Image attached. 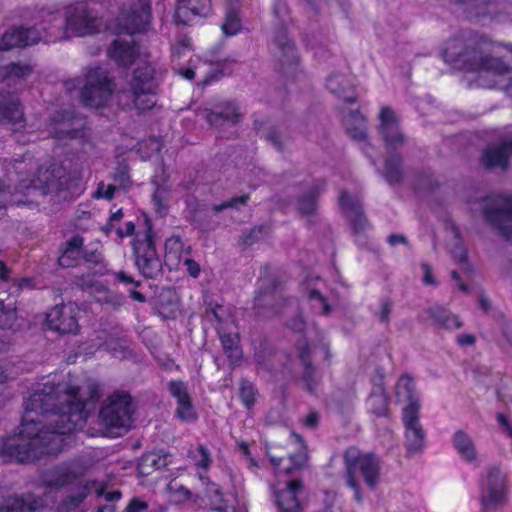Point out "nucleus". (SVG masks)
<instances>
[{
	"label": "nucleus",
	"instance_id": "1",
	"mask_svg": "<svg viewBox=\"0 0 512 512\" xmlns=\"http://www.w3.org/2000/svg\"><path fill=\"white\" fill-rule=\"evenodd\" d=\"M88 401L100 397L96 384L89 386ZM82 388L47 380L25 402L18 434L0 442V455L19 463L34 461L43 455H57L65 445V435L81 428L88 412Z\"/></svg>",
	"mask_w": 512,
	"mask_h": 512
},
{
	"label": "nucleus",
	"instance_id": "2",
	"mask_svg": "<svg viewBox=\"0 0 512 512\" xmlns=\"http://www.w3.org/2000/svg\"><path fill=\"white\" fill-rule=\"evenodd\" d=\"M346 483L354 491V499L361 503V493L358 478L361 476L365 484L374 490L380 481L381 466L379 459L372 453H361L356 447H349L344 453Z\"/></svg>",
	"mask_w": 512,
	"mask_h": 512
},
{
	"label": "nucleus",
	"instance_id": "3",
	"mask_svg": "<svg viewBox=\"0 0 512 512\" xmlns=\"http://www.w3.org/2000/svg\"><path fill=\"white\" fill-rule=\"evenodd\" d=\"M68 91L80 89L82 103L91 108L105 106L114 92V83L108 72L102 67L88 68L83 77H78L65 82Z\"/></svg>",
	"mask_w": 512,
	"mask_h": 512
},
{
	"label": "nucleus",
	"instance_id": "4",
	"mask_svg": "<svg viewBox=\"0 0 512 512\" xmlns=\"http://www.w3.org/2000/svg\"><path fill=\"white\" fill-rule=\"evenodd\" d=\"M58 22V25L52 26L47 31V42L92 34L97 32L99 27L97 12L90 7L88 2L84 1L76 2L66 8L63 31H60L62 21L59 19Z\"/></svg>",
	"mask_w": 512,
	"mask_h": 512
},
{
	"label": "nucleus",
	"instance_id": "5",
	"mask_svg": "<svg viewBox=\"0 0 512 512\" xmlns=\"http://www.w3.org/2000/svg\"><path fill=\"white\" fill-rule=\"evenodd\" d=\"M443 57L445 62L456 67L480 70L481 76L484 75L488 62L493 58L483 55L475 38L463 37L449 40L443 49Z\"/></svg>",
	"mask_w": 512,
	"mask_h": 512
},
{
	"label": "nucleus",
	"instance_id": "6",
	"mask_svg": "<svg viewBox=\"0 0 512 512\" xmlns=\"http://www.w3.org/2000/svg\"><path fill=\"white\" fill-rule=\"evenodd\" d=\"M37 179L45 194H55L64 201L75 198L83 192L81 178L57 163L45 169H39Z\"/></svg>",
	"mask_w": 512,
	"mask_h": 512
},
{
	"label": "nucleus",
	"instance_id": "7",
	"mask_svg": "<svg viewBox=\"0 0 512 512\" xmlns=\"http://www.w3.org/2000/svg\"><path fill=\"white\" fill-rule=\"evenodd\" d=\"M508 475L501 464L488 467L482 483L480 501L482 512H495L507 503Z\"/></svg>",
	"mask_w": 512,
	"mask_h": 512
},
{
	"label": "nucleus",
	"instance_id": "8",
	"mask_svg": "<svg viewBox=\"0 0 512 512\" xmlns=\"http://www.w3.org/2000/svg\"><path fill=\"white\" fill-rule=\"evenodd\" d=\"M479 205L485 220L512 241V194L488 196Z\"/></svg>",
	"mask_w": 512,
	"mask_h": 512
},
{
	"label": "nucleus",
	"instance_id": "9",
	"mask_svg": "<svg viewBox=\"0 0 512 512\" xmlns=\"http://www.w3.org/2000/svg\"><path fill=\"white\" fill-rule=\"evenodd\" d=\"M151 221L145 218L143 239L134 243L135 264L146 278H157L162 273V262L156 252Z\"/></svg>",
	"mask_w": 512,
	"mask_h": 512
},
{
	"label": "nucleus",
	"instance_id": "10",
	"mask_svg": "<svg viewBox=\"0 0 512 512\" xmlns=\"http://www.w3.org/2000/svg\"><path fill=\"white\" fill-rule=\"evenodd\" d=\"M131 396L128 393H114L102 406L99 416L109 428L127 431L132 424Z\"/></svg>",
	"mask_w": 512,
	"mask_h": 512
},
{
	"label": "nucleus",
	"instance_id": "11",
	"mask_svg": "<svg viewBox=\"0 0 512 512\" xmlns=\"http://www.w3.org/2000/svg\"><path fill=\"white\" fill-rule=\"evenodd\" d=\"M292 300L284 298L280 282L274 278L261 279L259 291L254 298V309L260 316H270L282 312L284 304L291 305Z\"/></svg>",
	"mask_w": 512,
	"mask_h": 512
},
{
	"label": "nucleus",
	"instance_id": "12",
	"mask_svg": "<svg viewBox=\"0 0 512 512\" xmlns=\"http://www.w3.org/2000/svg\"><path fill=\"white\" fill-rule=\"evenodd\" d=\"M130 93L138 110H147L155 105L154 96L157 93V83L151 65L145 64L134 71Z\"/></svg>",
	"mask_w": 512,
	"mask_h": 512
},
{
	"label": "nucleus",
	"instance_id": "13",
	"mask_svg": "<svg viewBox=\"0 0 512 512\" xmlns=\"http://www.w3.org/2000/svg\"><path fill=\"white\" fill-rule=\"evenodd\" d=\"M151 19L150 0H130L118 16L120 27L128 34L146 31Z\"/></svg>",
	"mask_w": 512,
	"mask_h": 512
},
{
	"label": "nucleus",
	"instance_id": "14",
	"mask_svg": "<svg viewBox=\"0 0 512 512\" xmlns=\"http://www.w3.org/2000/svg\"><path fill=\"white\" fill-rule=\"evenodd\" d=\"M83 257L85 262L98 264L103 259L101 245L99 242L83 247V238L74 236L67 241L63 254L59 257V264L63 267H70L75 261Z\"/></svg>",
	"mask_w": 512,
	"mask_h": 512
},
{
	"label": "nucleus",
	"instance_id": "15",
	"mask_svg": "<svg viewBox=\"0 0 512 512\" xmlns=\"http://www.w3.org/2000/svg\"><path fill=\"white\" fill-rule=\"evenodd\" d=\"M78 308L73 303L56 305L47 314V323L51 330L61 334L76 333L78 325Z\"/></svg>",
	"mask_w": 512,
	"mask_h": 512
},
{
	"label": "nucleus",
	"instance_id": "16",
	"mask_svg": "<svg viewBox=\"0 0 512 512\" xmlns=\"http://www.w3.org/2000/svg\"><path fill=\"white\" fill-rule=\"evenodd\" d=\"M272 53L283 73L291 74L296 70L299 57L293 42L283 29L273 39Z\"/></svg>",
	"mask_w": 512,
	"mask_h": 512
},
{
	"label": "nucleus",
	"instance_id": "17",
	"mask_svg": "<svg viewBox=\"0 0 512 512\" xmlns=\"http://www.w3.org/2000/svg\"><path fill=\"white\" fill-rule=\"evenodd\" d=\"M47 34L42 36L36 27H15L7 30L0 39V50H10L46 41Z\"/></svg>",
	"mask_w": 512,
	"mask_h": 512
},
{
	"label": "nucleus",
	"instance_id": "18",
	"mask_svg": "<svg viewBox=\"0 0 512 512\" xmlns=\"http://www.w3.org/2000/svg\"><path fill=\"white\" fill-rule=\"evenodd\" d=\"M303 493V483L300 479H293L286 483L281 490H275L274 498L278 512H303L304 504L299 500Z\"/></svg>",
	"mask_w": 512,
	"mask_h": 512
},
{
	"label": "nucleus",
	"instance_id": "19",
	"mask_svg": "<svg viewBox=\"0 0 512 512\" xmlns=\"http://www.w3.org/2000/svg\"><path fill=\"white\" fill-rule=\"evenodd\" d=\"M379 119V130L384 139L387 151L390 152L401 147L405 142V138L399 129L394 111L389 107H383Z\"/></svg>",
	"mask_w": 512,
	"mask_h": 512
},
{
	"label": "nucleus",
	"instance_id": "20",
	"mask_svg": "<svg viewBox=\"0 0 512 512\" xmlns=\"http://www.w3.org/2000/svg\"><path fill=\"white\" fill-rule=\"evenodd\" d=\"M167 389L170 395L176 399L175 416L183 422L195 421L197 413L193 407L186 384L180 380H172L167 383Z\"/></svg>",
	"mask_w": 512,
	"mask_h": 512
},
{
	"label": "nucleus",
	"instance_id": "21",
	"mask_svg": "<svg viewBox=\"0 0 512 512\" xmlns=\"http://www.w3.org/2000/svg\"><path fill=\"white\" fill-rule=\"evenodd\" d=\"M104 348L114 357L124 358L128 350V341L125 336H116L114 334L100 333L90 340L85 351L87 354H93L96 350Z\"/></svg>",
	"mask_w": 512,
	"mask_h": 512
},
{
	"label": "nucleus",
	"instance_id": "22",
	"mask_svg": "<svg viewBox=\"0 0 512 512\" xmlns=\"http://www.w3.org/2000/svg\"><path fill=\"white\" fill-rule=\"evenodd\" d=\"M42 507H44L43 499L33 493L0 499V512H35Z\"/></svg>",
	"mask_w": 512,
	"mask_h": 512
},
{
	"label": "nucleus",
	"instance_id": "23",
	"mask_svg": "<svg viewBox=\"0 0 512 512\" xmlns=\"http://www.w3.org/2000/svg\"><path fill=\"white\" fill-rule=\"evenodd\" d=\"M341 209L349 218L350 225L354 233L358 234L366 230L369 226L368 220L363 214L362 205L358 198L342 192L339 198Z\"/></svg>",
	"mask_w": 512,
	"mask_h": 512
},
{
	"label": "nucleus",
	"instance_id": "24",
	"mask_svg": "<svg viewBox=\"0 0 512 512\" xmlns=\"http://www.w3.org/2000/svg\"><path fill=\"white\" fill-rule=\"evenodd\" d=\"M493 78V83L489 87L504 90L508 95L512 96V69H510L499 58H492L488 62V67L481 78Z\"/></svg>",
	"mask_w": 512,
	"mask_h": 512
},
{
	"label": "nucleus",
	"instance_id": "25",
	"mask_svg": "<svg viewBox=\"0 0 512 512\" xmlns=\"http://www.w3.org/2000/svg\"><path fill=\"white\" fill-rule=\"evenodd\" d=\"M403 422L406 429L407 449L410 453L419 452L424 444L425 432L419 421V413L409 409L406 415H403Z\"/></svg>",
	"mask_w": 512,
	"mask_h": 512
},
{
	"label": "nucleus",
	"instance_id": "26",
	"mask_svg": "<svg viewBox=\"0 0 512 512\" xmlns=\"http://www.w3.org/2000/svg\"><path fill=\"white\" fill-rule=\"evenodd\" d=\"M74 116L71 111H57L50 117L48 125L49 134L57 139L75 138L78 129L73 123Z\"/></svg>",
	"mask_w": 512,
	"mask_h": 512
},
{
	"label": "nucleus",
	"instance_id": "27",
	"mask_svg": "<svg viewBox=\"0 0 512 512\" xmlns=\"http://www.w3.org/2000/svg\"><path fill=\"white\" fill-rule=\"evenodd\" d=\"M77 474L68 465H59L44 471L40 476V484L43 487L61 489L73 484Z\"/></svg>",
	"mask_w": 512,
	"mask_h": 512
},
{
	"label": "nucleus",
	"instance_id": "28",
	"mask_svg": "<svg viewBox=\"0 0 512 512\" xmlns=\"http://www.w3.org/2000/svg\"><path fill=\"white\" fill-rule=\"evenodd\" d=\"M396 397L399 402L407 403L403 409V415H406L409 409L419 413L420 396L416 391L415 382L410 376L403 375L399 378L396 384Z\"/></svg>",
	"mask_w": 512,
	"mask_h": 512
},
{
	"label": "nucleus",
	"instance_id": "29",
	"mask_svg": "<svg viewBox=\"0 0 512 512\" xmlns=\"http://www.w3.org/2000/svg\"><path fill=\"white\" fill-rule=\"evenodd\" d=\"M205 119L216 128H222L225 125H235L241 119L239 108L234 103H226L218 107L215 111H206Z\"/></svg>",
	"mask_w": 512,
	"mask_h": 512
},
{
	"label": "nucleus",
	"instance_id": "30",
	"mask_svg": "<svg viewBox=\"0 0 512 512\" xmlns=\"http://www.w3.org/2000/svg\"><path fill=\"white\" fill-rule=\"evenodd\" d=\"M269 458L277 473L291 475L296 470H300L307 461V453L304 447L296 454H290L287 457L277 456L269 453Z\"/></svg>",
	"mask_w": 512,
	"mask_h": 512
},
{
	"label": "nucleus",
	"instance_id": "31",
	"mask_svg": "<svg viewBox=\"0 0 512 512\" xmlns=\"http://www.w3.org/2000/svg\"><path fill=\"white\" fill-rule=\"evenodd\" d=\"M172 455L164 450L146 453L139 459L137 469L140 475H150L155 470L166 468L171 463Z\"/></svg>",
	"mask_w": 512,
	"mask_h": 512
},
{
	"label": "nucleus",
	"instance_id": "32",
	"mask_svg": "<svg viewBox=\"0 0 512 512\" xmlns=\"http://www.w3.org/2000/svg\"><path fill=\"white\" fill-rule=\"evenodd\" d=\"M510 156L507 142L493 144L488 146L481 157V162L488 169L508 167V158Z\"/></svg>",
	"mask_w": 512,
	"mask_h": 512
},
{
	"label": "nucleus",
	"instance_id": "33",
	"mask_svg": "<svg viewBox=\"0 0 512 512\" xmlns=\"http://www.w3.org/2000/svg\"><path fill=\"white\" fill-rule=\"evenodd\" d=\"M23 121L21 104L10 94L0 93V123L18 126Z\"/></svg>",
	"mask_w": 512,
	"mask_h": 512
},
{
	"label": "nucleus",
	"instance_id": "34",
	"mask_svg": "<svg viewBox=\"0 0 512 512\" xmlns=\"http://www.w3.org/2000/svg\"><path fill=\"white\" fill-rule=\"evenodd\" d=\"M343 125L347 134L354 140L365 141L367 122L359 110H350L343 115Z\"/></svg>",
	"mask_w": 512,
	"mask_h": 512
},
{
	"label": "nucleus",
	"instance_id": "35",
	"mask_svg": "<svg viewBox=\"0 0 512 512\" xmlns=\"http://www.w3.org/2000/svg\"><path fill=\"white\" fill-rule=\"evenodd\" d=\"M326 87L332 94L344 102L351 103L356 100L352 83L345 75H330L326 81Z\"/></svg>",
	"mask_w": 512,
	"mask_h": 512
},
{
	"label": "nucleus",
	"instance_id": "36",
	"mask_svg": "<svg viewBox=\"0 0 512 512\" xmlns=\"http://www.w3.org/2000/svg\"><path fill=\"white\" fill-rule=\"evenodd\" d=\"M108 54L118 65L127 67L134 61L137 55V48L132 42L116 39L109 47Z\"/></svg>",
	"mask_w": 512,
	"mask_h": 512
},
{
	"label": "nucleus",
	"instance_id": "37",
	"mask_svg": "<svg viewBox=\"0 0 512 512\" xmlns=\"http://www.w3.org/2000/svg\"><path fill=\"white\" fill-rule=\"evenodd\" d=\"M366 405L368 412L375 417L379 418L389 416V396L385 389L380 385L373 387L367 398Z\"/></svg>",
	"mask_w": 512,
	"mask_h": 512
},
{
	"label": "nucleus",
	"instance_id": "38",
	"mask_svg": "<svg viewBox=\"0 0 512 512\" xmlns=\"http://www.w3.org/2000/svg\"><path fill=\"white\" fill-rule=\"evenodd\" d=\"M298 350L303 364L302 381L305 383L307 390L313 393L319 382V376L310 362V347L306 342H303L299 343Z\"/></svg>",
	"mask_w": 512,
	"mask_h": 512
},
{
	"label": "nucleus",
	"instance_id": "39",
	"mask_svg": "<svg viewBox=\"0 0 512 512\" xmlns=\"http://www.w3.org/2000/svg\"><path fill=\"white\" fill-rule=\"evenodd\" d=\"M210 0H181L177 8L176 16L183 19L186 24L189 16H206L209 11Z\"/></svg>",
	"mask_w": 512,
	"mask_h": 512
},
{
	"label": "nucleus",
	"instance_id": "40",
	"mask_svg": "<svg viewBox=\"0 0 512 512\" xmlns=\"http://www.w3.org/2000/svg\"><path fill=\"white\" fill-rule=\"evenodd\" d=\"M217 333L221 340L223 351L233 362L241 359V350L239 348L238 335L230 330L229 327H217Z\"/></svg>",
	"mask_w": 512,
	"mask_h": 512
},
{
	"label": "nucleus",
	"instance_id": "41",
	"mask_svg": "<svg viewBox=\"0 0 512 512\" xmlns=\"http://www.w3.org/2000/svg\"><path fill=\"white\" fill-rule=\"evenodd\" d=\"M453 446L467 462H474L477 460V451L472 438L464 431L458 430L454 433L452 438Z\"/></svg>",
	"mask_w": 512,
	"mask_h": 512
},
{
	"label": "nucleus",
	"instance_id": "42",
	"mask_svg": "<svg viewBox=\"0 0 512 512\" xmlns=\"http://www.w3.org/2000/svg\"><path fill=\"white\" fill-rule=\"evenodd\" d=\"M16 309V300L10 299L5 302V300L0 299V329L14 332L21 327Z\"/></svg>",
	"mask_w": 512,
	"mask_h": 512
},
{
	"label": "nucleus",
	"instance_id": "43",
	"mask_svg": "<svg viewBox=\"0 0 512 512\" xmlns=\"http://www.w3.org/2000/svg\"><path fill=\"white\" fill-rule=\"evenodd\" d=\"M402 157L399 154H391L385 161L382 175L390 185L399 184L403 179Z\"/></svg>",
	"mask_w": 512,
	"mask_h": 512
},
{
	"label": "nucleus",
	"instance_id": "44",
	"mask_svg": "<svg viewBox=\"0 0 512 512\" xmlns=\"http://www.w3.org/2000/svg\"><path fill=\"white\" fill-rule=\"evenodd\" d=\"M89 489L87 485L78 484L75 491L65 497L57 506V512H72L88 496Z\"/></svg>",
	"mask_w": 512,
	"mask_h": 512
},
{
	"label": "nucleus",
	"instance_id": "45",
	"mask_svg": "<svg viewBox=\"0 0 512 512\" xmlns=\"http://www.w3.org/2000/svg\"><path fill=\"white\" fill-rule=\"evenodd\" d=\"M324 183L316 182L313 186L298 200V209L303 215H311L316 210V198L323 190Z\"/></svg>",
	"mask_w": 512,
	"mask_h": 512
},
{
	"label": "nucleus",
	"instance_id": "46",
	"mask_svg": "<svg viewBox=\"0 0 512 512\" xmlns=\"http://www.w3.org/2000/svg\"><path fill=\"white\" fill-rule=\"evenodd\" d=\"M206 318L216 324L217 327H229L233 320L227 309L222 305L209 303L206 308Z\"/></svg>",
	"mask_w": 512,
	"mask_h": 512
},
{
	"label": "nucleus",
	"instance_id": "47",
	"mask_svg": "<svg viewBox=\"0 0 512 512\" xmlns=\"http://www.w3.org/2000/svg\"><path fill=\"white\" fill-rule=\"evenodd\" d=\"M32 72V67L26 64L11 63L2 69L3 79L10 84V81L24 79Z\"/></svg>",
	"mask_w": 512,
	"mask_h": 512
},
{
	"label": "nucleus",
	"instance_id": "48",
	"mask_svg": "<svg viewBox=\"0 0 512 512\" xmlns=\"http://www.w3.org/2000/svg\"><path fill=\"white\" fill-rule=\"evenodd\" d=\"M188 457L193 461L195 466L208 469L211 465L212 459L207 447L199 444L196 448L188 451Z\"/></svg>",
	"mask_w": 512,
	"mask_h": 512
},
{
	"label": "nucleus",
	"instance_id": "49",
	"mask_svg": "<svg viewBox=\"0 0 512 512\" xmlns=\"http://www.w3.org/2000/svg\"><path fill=\"white\" fill-rule=\"evenodd\" d=\"M241 30V21L237 10L232 7L226 13L222 31L226 36H234Z\"/></svg>",
	"mask_w": 512,
	"mask_h": 512
},
{
	"label": "nucleus",
	"instance_id": "50",
	"mask_svg": "<svg viewBox=\"0 0 512 512\" xmlns=\"http://www.w3.org/2000/svg\"><path fill=\"white\" fill-rule=\"evenodd\" d=\"M210 487L208 488V492L215 496V500L211 498V503L213 505V509L217 512H236V509L233 505L227 503L226 500H223L219 491V488L214 483H209Z\"/></svg>",
	"mask_w": 512,
	"mask_h": 512
},
{
	"label": "nucleus",
	"instance_id": "51",
	"mask_svg": "<svg viewBox=\"0 0 512 512\" xmlns=\"http://www.w3.org/2000/svg\"><path fill=\"white\" fill-rule=\"evenodd\" d=\"M394 303L391 299L384 297L379 301V309L375 313L380 323L388 325L390 322V315L393 309Z\"/></svg>",
	"mask_w": 512,
	"mask_h": 512
},
{
	"label": "nucleus",
	"instance_id": "52",
	"mask_svg": "<svg viewBox=\"0 0 512 512\" xmlns=\"http://www.w3.org/2000/svg\"><path fill=\"white\" fill-rule=\"evenodd\" d=\"M312 302V307L319 310L323 315H328L331 312V307L326 298L317 290H311L308 294Z\"/></svg>",
	"mask_w": 512,
	"mask_h": 512
},
{
	"label": "nucleus",
	"instance_id": "53",
	"mask_svg": "<svg viewBox=\"0 0 512 512\" xmlns=\"http://www.w3.org/2000/svg\"><path fill=\"white\" fill-rule=\"evenodd\" d=\"M255 395L256 390L254 386L250 382L243 380L240 385V398L247 408H251L255 404Z\"/></svg>",
	"mask_w": 512,
	"mask_h": 512
},
{
	"label": "nucleus",
	"instance_id": "54",
	"mask_svg": "<svg viewBox=\"0 0 512 512\" xmlns=\"http://www.w3.org/2000/svg\"><path fill=\"white\" fill-rule=\"evenodd\" d=\"M249 197L247 195H242L239 197H234L228 201H224L221 204L213 205L212 210L214 212H220L227 208H239L240 206L246 205Z\"/></svg>",
	"mask_w": 512,
	"mask_h": 512
},
{
	"label": "nucleus",
	"instance_id": "55",
	"mask_svg": "<svg viewBox=\"0 0 512 512\" xmlns=\"http://www.w3.org/2000/svg\"><path fill=\"white\" fill-rule=\"evenodd\" d=\"M428 314L438 326L443 328L445 327V323L449 316V313L446 309L440 306L431 307L428 310Z\"/></svg>",
	"mask_w": 512,
	"mask_h": 512
},
{
	"label": "nucleus",
	"instance_id": "56",
	"mask_svg": "<svg viewBox=\"0 0 512 512\" xmlns=\"http://www.w3.org/2000/svg\"><path fill=\"white\" fill-rule=\"evenodd\" d=\"M115 186L112 184H105L104 182H100L96 191L93 194V197L96 199H107L111 200L114 197Z\"/></svg>",
	"mask_w": 512,
	"mask_h": 512
},
{
	"label": "nucleus",
	"instance_id": "57",
	"mask_svg": "<svg viewBox=\"0 0 512 512\" xmlns=\"http://www.w3.org/2000/svg\"><path fill=\"white\" fill-rule=\"evenodd\" d=\"M113 179L122 187H126L130 181L129 172L126 166L120 165L116 168Z\"/></svg>",
	"mask_w": 512,
	"mask_h": 512
},
{
	"label": "nucleus",
	"instance_id": "58",
	"mask_svg": "<svg viewBox=\"0 0 512 512\" xmlns=\"http://www.w3.org/2000/svg\"><path fill=\"white\" fill-rule=\"evenodd\" d=\"M168 489L177 494V501L190 500L192 498V492L183 485L178 486L177 484L170 483Z\"/></svg>",
	"mask_w": 512,
	"mask_h": 512
},
{
	"label": "nucleus",
	"instance_id": "59",
	"mask_svg": "<svg viewBox=\"0 0 512 512\" xmlns=\"http://www.w3.org/2000/svg\"><path fill=\"white\" fill-rule=\"evenodd\" d=\"M32 280L30 278L12 279V285L10 287V294H18L24 288L31 286Z\"/></svg>",
	"mask_w": 512,
	"mask_h": 512
},
{
	"label": "nucleus",
	"instance_id": "60",
	"mask_svg": "<svg viewBox=\"0 0 512 512\" xmlns=\"http://www.w3.org/2000/svg\"><path fill=\"white\" fill-rule=\"evenodd\" d=\"M166 195L167 191L164 188H157L153 194V202L158 211H161L166 207Z\"/></svg>",
	"mask_w": 512,
	"mask_h": 512
},
{
	"label": "nucleus",
	"instance_id": "61",
	"mask_svg": "<svg viewBox=\"0 0 512 512\" xmlns=\"http://www.w3.org/2000/svg\"><path fill=\"white\" fill-rule=\"evenodd\" d=\"M451 254L458 263H464L466 261V250L460 244L458 239L456 240L455 248L451 251Z\"/></svg>",
	"mask_w": 512,
	"mask_h": 512
},
{
	"label": "nucleus",
	"instance_id": "62",
	"mask_svg": "<svg viewBox=\"0 0 512 512\" xmlns=\"http://www.w3.org/2000/svg\"><path fill=\"white\" fill-rule=\"evenodd\" d=\"M273 11L278 19L284 20L285 15L288 13V7L283 0H276L274 2Z\"/></svg>",
	"mask_w": 512,
	"mask_h": 512
},
{
	"label": "nucleus",
	"instance_id": "63",
	"mask_svg": "<svg viewBox=\"0 0 512 512\" xmlns=\"http://www.w3.org/2000/svg\"><path fill=\"white\" fill-rule=\"evenodd\" d=\"M266 140L271 143L276 149L282 150L283 144L281 141V136L276 130H270L266 136Z\"/></svg>",
	"mask_w": 512,
	"mask_h": 512
},
{
	"label": "nucleus",
	"instance_id": "64",
	"mask_svg": "<svg viewBox=\"0 0 512 512\" xmlns=\"http://www.w3.org/2000/svg\"><path fill=\"white\" fill-rule=\"evenodd\" d=\"M288 327L296 332H302L305 328V321L301 315H297L288 322Z\"/></svg>",
	"mask_w": 512,
	"mask_h": 512
}]
</instances>
